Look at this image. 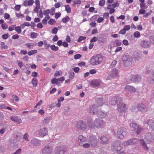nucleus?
<instances>
[{
	"label": "nucleus",
	"mask_w": 154,
	"mask_h": 154,
	"mask_svg": "<svg viewBox=\"0 0 154 154\" xmlns=\"http://www.w3.org/2000/svg\"><path fill=\"white\" fill-rule=\"evenodd\" d=\"M103 60V58L101 55L98 54L93 56L91 59L90 63L93 65H97L100 64Z\"/></svg>",
	"instance_id": "obj_1"
},
{
	"label": "nucleus",
	"mask_w": 154,
	"mask_h": 154,
	"mask_svg": "<svg viewBox=\"0 0 154 154\" xmlns=\"http://www.w3.org/2000/svg\"><path fill=\"white\" fill-rule=\"evenodd\" d=\"M122 60L125 65L127 66L131 65L132 61L131 57L129 55H124L123 56Z\"/></svg>",
	"instance_id": "obj_2"
},
{
	"label": "nucleus",
	"mask_w": 154,
	"mask_h": 154,
	"mask_svg": "<svg viewBox=\"0 0 154 154\" xmlns=\"http://www.w3.org/2000/svg\"><path fill=\"white\" fill-rule=\"evenodd\" d=\"M130 127L131 130L139 134L143 131L142 128L135 123H131Z\"/></svg>",
	"instance_id": "obj_3"
},
{
	"label": "nucleus",
	"mask_w": 154,
	"mask_h": 154,
	"mask_svg": "<svg viewBox=\"0 0 154 154\" xmlns=\"http://www.w3.org/2000/svg\"><path fill=\"white\" fill-rule=\"evenodd\" d=\"M126 132L124 128H121L118 129L116 135L118 138L123 139L126 135Z\"/></svg>",
	"instance_id": "obj_4"
},
{
	"label": "nucleus",
	"mask_w": 154,
	"mask_h": 154,
	"mask_svg": "<svg viewBox=\"0 0 154 154\" xmlns=\"http://www.w3.org/2000/svg\"><path fill=\"white\" fill-rule=\"evenodd\" d=\"M87 127L85 122L82 120L79 121L76 125V128L80 130H84L86 129Z\"/></svg>",
	"instance_id": "obj_5"
},
{
	"label": "nucleus",
	"mask_w": 154,
	"mask_h": 154,
	"mask_svg": "<svg viewBox=\"0 0 154 154\" xmlns=\"http://www.w3.org/2000/svg\"><path fill=\"white\" fill-rule=\"evenodd\" d=\"M122 100V98L121 97L114 96L110 99L109 103L112 105H115L116 104L118 105Z\"/></svg>",
	"instance_id": "obj_6"
},
{
	"label": "nucleus",
	"mask_w": 154,
	"mask_h": 154,
	"mask_svg": "<svg viewBox=\"0 0 154 154\" xmlns=\"http://www.w3.org/2000/svg\"><path fill=\"white\" fill-rule=\"evenodd\" d=\"M53 149V146L51 145H46L42 149V154H51Z\"/></svg>",
	"instance_id": "obj_7"
},
{
	"label": "nucleus",
	"mask_w": 154,
	"mask_h": 154,
	"mask_svg": "<svg viewBox=\"0 0 154 154\" xmlns=\"http://www.w3.org/2000/svg\"><path fill=\"white\" fill-rule=\"evenodd\" d=\"M138 143V140L135 138H133L125 141L122 143V145L124 146L135 144Z\"/></svg>",
	"instance_id": "obj_8"
},
{
	"label": "nucleus",
	"mask_w": 154,
	"mask_h": 154,
	"mask_svg": "<svg viewBox=\"0 0 154 154\" xmlns=\"http://www.w3.org/2000/svg\"><path fill=\"white\" fill-rule=\"evenodd\" d=\"M88 140L89 143L93 147H94L97 145L98 141L95 136L91 135L89 137Z\"/></svg>",
	"instance_id": "obj_9"
},
{
	"label": "nucleus",
	"mask_w": 154,
	"mask_h": 154,
	"mask_svg": "<svg viewBox=\"0 0 154 154\" xmlns=\"http://www.w3.org/2000/svg\"><path fill=\"white\" fill-rule=\"evenodd\" d=\"M66 151V149L64 146H57L55 149V154H64Z\"/></svg>",
	"instance_id": "obj_10"
},
{
	"label": "nucleus",
	"mask_w": 154,
	"mask_h": 154,
	"mask_svg": "<svg viewBox=\"0 0 154 154\" xmlns=\"http://www.w3.org/2000/svg\"><path fill=\"white\" fill-rule=\"evenodd\" d=\"M121 144V142L119 140H116L114 141L112 144L113 149L117 151L120 150L122 149Z\"/></svg>",
	"instance_id": "obj_11"
},
{
	"label": "nucleus",
	"mask_w": 154,
	"mask_h": 154,
	"mask_svg": "<svg viewBox=\"0 0 154 154\" xmlns=\"http://www.w3.org/2000/svg\"><path fill=\"white\" fill-rule=\"evenodd\" d=\"M140 45L143 48H147L151 47V42L147 40H142L140 42Z\"/></svg>",
	"instance_id": "obj_12"
},
{
	"label": "nucleus",
	"mask_w": 154,
	"mask_h": 154,
	"mask_svg": "<svg viewBox=\"0 0 154 154\" xmlns=\"http://www.w3.org/2000/svg\"><path fill=\"white\" fill-rule=\"evenodd\" d=\"M117 110L120 112H124L126 111V108L125 104L122 102V100L117 105Z\"/></svg>",
	"instance_id": "obj_13"
},
{
	"label": "nucleus",
	"mask_w": 154,
	"mask_h": 154,
	"mask_svg": "<svg viewBox=\"0 0 154 154\" xmlns=\"http://www.w3.org/2000/svg\"><path fill=\"white\" fill-rule=\"evenodd\" d=\"M139 141L140 145L144 150L148 151L149 150V148L147 145V144L148 143H146V140H145L141 139L139 140Z\"/></svg>",
	"instance_id": "obj_14"
},
{
	"label": "nucleus",
	"mask_w": 154,
	"mask_h": 154,
	"mask_svg": "<svg viewBox=\"0 0 154 154\" xmlns=\"http://www.w3.org/2000/svg\"><path fill=\"white\" fill-rule=\"evenodd\" d=\"M153 136L152 134L149 133H147L144 138L146 140V143H150L153 140Z\"/></svg>",
	"instance_id": "obj_15"
},
{
	"label": "nucleus",
	"mask_w": 154,
	"mask_h": 154,
	"mask_svg": "<svg viewBox=\"0 0 154 154\" xmlns=\"http://www.w3.org/2000/svg\"><path fill=\"white\" fill-rule=\"evenodd\" d=\"M103 124V120L100 119H96L94 122V127L97 128H100Z\"/></svg>",
	"instance_id": "obj_16"
},
{
	"label": "nucleus",
	"mask_w": 154,
	"mask_h": 154,
	"mask_svg": "<svg viewBox=\"0 0 154 154\" xmlns=\"http://www.w3.org/2000/svg\"><path fill=\"white\" fill-rule=\"evenodd\" d=\"M30 143L33 147L39 146L41 145V141L36 138H34L31 140Z\"/></svg>",
	"instance_id": "obj_17"
},
{
	"label": "nucleus",
	"mask_w": 154,
	"mask_h": 154,
	"mask_svg": "<svg viewBox=\"0 0 154 154\" xmlns=\"http://www.w3.org/2000/svg\"><path fill=\"white\" fill-rule=\"evenodd\" d=\"M132 82H137L141 80L140 76L139 75H132V78L131 79Z\"/></svg>",
	"instance_id": "obj_18"
},
{
	"label": "nucleus",
	"mask_w": 154,
	"mask_h": 154,
	"mask_svg": "<svg viewBox=\"0 0 154 154\" xmlns=\"http://www.w3.org/2000/svg\"><path fill=\"white\" fill-rule=\"evenodd\" d=\"M97 114L98 117H100L101 118H104L107 115L106 112L103 111L100 109L98 110V112Z\"/></svg>",
	"instance_id": "obj_19"
},
{
	"label": "nucleus",
	"mask_w": 154,
	"mask_h": 154,
	"mask_svg": "<svg viewBox=\"0 0 154 154\" xmlns=\"http://www.w3.org/2000/svg\"><path fill=\"white\" fill-rule=\"evenodd\" d=\"M47 134L48 130L47 129L45 128H41L39 131V134L42 137H43L45 135H46Z\"/></svg>",
	"instance_id": "obj_20"
},
{
	"label": "nucleus",
	"mask_w": 154,
	"mask_h": 154,
	"mask_svg": "<svg viewBox=\"0 0 154 154\" xmlns=\"http://www.w3.org/2000/svg\"><path fill=\"white\" fill-rule=\"evenodd\" d=\"M137 107L138 108V111L142 112H145L147 109L146 106L144 105L138 104L137 105Z\"/></svg>",
	"instance_id": "obj_21"
},
{
	"label": "nucleus",
	"mask_w": 154,
	"mask_h": 154,
	"mask_svg": "<svg viewBox=\"0 0 154 154\" xmlns=\"http://www.w3.org/2000/svg\"><path fill=\"white\" fill-rule=\"evenodd\" d=\"M110 74L112 77H116L118 75V71L116 68L113 69L110 71Z\"/></svg>",
	"instance_id": "obj_22"
},
{
	"label": "nucleus",
	"mask_w": 154,
	"mask_h": 154,
	"mask_svg": "<svg viewBox=\"0 0 154 154\" xmlns=\"http://www.w3.org/2000/svg\"><path fill=\"white\" fill-rule=\"evenodd\" d=\"M125 90L130 92H134L136 91V89L134 87L129 85L125 87Z\"/></svg>",
	"instance_id": "obj_23"
},
{
	"label": "nucleus",
	"mask_w": 154,
	"mask_h": 154,
	"mask_svg": "<svg viewBox=\"0 0 154 154\" xmlns=\"http://www.w3.org/2000/svg\"><path fill=\"white\" fill-rule=\"evenodd\" d=\"M99 138L101 140L100 142L103 144H106L108 143V138L105 136L99 137Z\"/></svg>",
	"instance_id": "obj_24"
},
{
	"label": "nucleus",
	"mask_w": 154,
	"mask_h": 154,
	"mask_svg": "<svg viewBox=\"0 0 154 154\" xmlns=\"http://www.w3.org/2000/svg\"><path fill=\"white\" fill-rule=\"evenodd\" d=\"M97 109V106L96 105H93L90 109V112L93 114H97L98 112Z\"/></svg>",
	"instance_id": "obj_25"
},
{
	"label": "nucleus",
	"mask_w": 154,
	"mask_h": 154,
	"mask_svg": "<svg viewBox=\"0 0 154 154\" xmlns=\"http://www.w3.org/2000/svg\"><path fill=\"white\" fill-rule=\"evenodd\" d=\"M100 81L97 80H92L91 82V85L94 86H98L100 84Z\"/></svg>",
	"instance_id": "obj_26"
},
{
	"label": "nucleus",
	"mask_w": 154,
	"mask_h": 154,
	"mask_svg": "<svg viewBox=\"0 0 154 154\" xmlns=\"http://www.w3.org/2000/svg\"><path fill=\"white\" fill-rule=\"evenodd\" d=\"M148 125L152 130H154V121L149 120L147 122Z\"/></svg>",
	"instance_id": "obj_27"
},
{
	"label": "nucleus",
	"mask_w": 154,
	"mask_h": 154,
	"mask_svg": "<svg viewBox=\"0 0 154 154\" xmlns=\"http://www.w3.org/2000/svg\"><path fill=\"white\" fill-rule=\"evenodd\" d=\"M10 119L12 121L14 122H17L18 123H20L21 122V119H18L17 116H12L11 117Z\"/></svg>",
	"instance_id": "obj_28"
},
{
	"label": "nucleus",
	"mask_w": 154,
	"mask_h": 154,
	"mask_svg": "<svg viewBox=\"0 0 154 154\" xmlns=\"http://www.w3.org/2000/svg\"><path fill=\"white\" fill-rule=\"evenodd\" d=\"M79 142L80 143L85 142L87 140V138L82 135H80L79 136Z\"/></svg>",
	"instance_id": "obj_29"
},
{
	"label": "nucleus",
	"mask_w": 154,
	"mask_h": 154,
	"mask_svg": "<svg viewBox=\"0 0 154 154\" xmlns=\"http://www.w3.org/2000/svg\"><path fill=\"white\" fill-rule=\"evenodd\" d=\"M88 124L89 127L91 128H93L94 127V122H93L91 119L88 121Z\"/></svg>",
	"instance_id": "obj_30"
},
{
	"label": "nucleus",
	"mask_w": 154,
	"mask_h": 154,
	"mask_svg": "<svg viewBox=\"0 0 154 154\" xmlns=\"http://www.w3.org/2000/svg\"><path fill=\"white\" fill-rule=\"evenodd\" d=\"M97 102L99 106L100 107L103 105V103L102 102V98H100L97 99Z\"/></svg>",
	"instance_id": "obj_31"
},
{
	"label": "nucleus",
	"mask_w": 154,
	"mask_h": 154,
	"mask_svg": "<svg viewBox=\"0 0 154 154\" xmlns=\"http://www.w3.org/2000/svg\"><path fill=\"white\" fill-rule=\"evenodd\" d=\"M130 110L132 112H137L138 111V108L137 106L136 107L135 106H133L130 108Z\"/></svg>",
	"instance_id": "obj_32"
},
{
	"label": "nucleus",
	"mask_w": 154,
	"mask_h": 154,
	"mask_svg": "<svg viewBox=\"0 0 154 154\" xmlns=\"http://www.w3.org/2000/svg\"><path fill=\"white\" fill-rule=\"evenodd\" d=\"M65 10L68 13H70L71 12V8L69 5L65 6Z\"/></svg>",
	"instance_id": "obj_33"
},
{
	"label": "nucleus",
	"mask_w": 154,
	"mask_h": 154,
	"mask_svg": "<svg viewBox=\"0 0 154 154\" xmlns=\"http://www.w3.org/2000/svg\"><path fill=\"white\" fill-rule=\"evenodd\" d=\"M32 83L33 87H36L37 85V80L36 79L33 78L32 80Z\"/></svg>",
	"instance_id": "obj_34"
},
{
	"label": "nucleus",
	"mask_w": 154,
	"mask_h": 154,
	"mask_svg": "<svg viewBox=\"0 0 154 154\" xmlns=\"http://www.w3.org/2000/svg\"><path fill=\"white\" fill-rule=\"evenodd\" d=\"M37 52V51L36 50H31L29 51L28 53V55L29 56H31L33 54H35Z\"/></svg>",
	"instance_id": "obj_35"
},
{
	"label": "nucleus",
	"mask_w": 154,
	"mask_h": 154,
	"mask_svg": "<svg viewBox=\"0 0 154 154\" xmlns=\"http://www.w3.org/2000/svg\"><path fill=\"white\" fill-rule=\"evenodd\" d=\"M51 119V118L50 117H46L44 119L43 122L44 123L47 124L50 122Z\"/></svg>",
	"instance_id": "obj_36"
},
{
	"label": "nucleus",
	"mask_w": 154,
	"mask_h": 154,
	"mask_svg": "<svg viewBox=\"0 0 154 154\" xmlns=\"http://www.w3.org/2000/svg\"><path fill=\"white\" fill-rule=\"evenodd\" d=\"M115 46H120L122 44V42L121 41L117 40L115 42Z\"/></svg>",
	"instance_id": "obj_37"
},
{
	"label": "nucleus",
	"mask_w": 154,
	"mask_h": 154,
	"mask_svg": "<svg viewBox=\"0 0 154 154\" xmlns=\"http://www.w3.org/2000/svg\"><path fill=\"white\" fill-rule=\"evenodd\" d=\"M69 20V18L68 16H67L63 18L62 19V21L63 23H66Z\"/></svg>",
	"instance_id": "obj_38"
},
{
	"label": "nucleus",
	"mask_w": 154,
	"mask_h": 154,
	"mask_svg": "<svg viewBox=\"0 0 154 154\" xmlns=\"http://www.w3.org/2000/svg\"><path fill=\"white\" fill-rule=\"evenodd\" d=\"M0 45L1 47L4 49H7L8 48V46L6 45H5V44L4 42H1Z\"/></svg>",
	"instance_id": "obj_39"
},
{
	"label": "nucleus",
	"mask_w": 154,
	"mask_h": 154,
	"mask_svg": "<svg viewBox=\"0 0 154 154\" xmlns=\"http://www.w3.org/2000/svg\"><path fill=\"white\" fill-rule=\"evenodd\" d=\"M73 2L74 3L73 4V5L75 6V4H80L81 2L80 0H73Z\"/></svg>",
	"instance_id": "obj_40"
},
{
	"label": "nucleus",
	"mask_w": 154,
	"mask_h": 154,
	"mask_svg": "<svg viewBox=\"0 0 154 154\" xmlns=\"http://www.w3.org/2000/svg\"><path fill=\"white\" fill-rule=\"evenodd\" d=\"M15 29L18 33H20L21 32V28L20 26L15 27Z\"/></svg>",
	"instance_id": "obj_41"
},
{
	"label": "nucleus",
	"mask_w": 154,
	"mask_h": 154,
	"mask_svg": "<svg viewBox=\"0 0 154 154\" xmlns=\"http://www.w3.org/2000/svg\"><path fill=\"white\" fill-rule=\"evenodd\" d=\"M18 65L21 69L23 70L24 69V68H22V67H25V66H24V64L22 62H19L18 63Z\"/></svg>",
	"instance_id": "obj_42"
},
{
	"label": "nucleus",
	"mask_w": 154,
	"mask_h": 154,
	"mask_svg": "<svg viewBox=\"0 0 154 154\" xmlns=\"http://www.w3.org/2000/svg\"><path fill=\"white\" fill-rule=\"evenodd\" d=\"M51 48L52 50L54 51H57L58 49V48L54 45H52L51 46Z\"/></svg>",
	"instance_id": "obj_43"
},
{
	"label": "nucleus",
	"mask_w": 154,
	"mask_h": 154,
	"mask_svg": "<svg viewBox=\"0 0 154 154\" xmlns=\"http://www.w3.org/2000/svg\"><path fill=\"white\" fill-rule=\"evenodd\" d=\"M140 33L139 32L136 31L134 32V37L139 38L140 37Z\"/></svg>",
	"instance_id": "obj_44"
},
{
	"label": "nucleus",
	"mask_w": 154,
	"mask_h": 154,
	"mask_svg": "<svg viewBox=\"0 0 154 154\" xmlns=\"http://www.w3.org/2000/svg\"><path fill=\"white\" fill-rule=\"evenodd\" d=\"M29 137V135L27 133H26L23 135V138L25 140L29 141V140L28 139Z\"/></svg>",
	"instance_id": "obj_45"
},
{
	"label": "nucleus",
	"mask_w": 154,
	"mask_h": 154,
	"mask_svg": "<svg viewBox=\"0 0 154 154\" xmlns=\"http://www.w3.org/2000/svg\"><path fill=\"white\" fill-rule=\"evenodd\" d=\"M50 12V10L49 9H47V10H45L43 12V14L45 16H49V14Z\"/></svg>",
	"instance_id": "obj_46"
},
{
	"label": "nucleus",
	"mask_w": 154,
	"mask_h": 154,
	"mask_svg": "<svg viewBox=\"0 0 154 154\" xmlns=\"http://www.w3.org/2000/svg\"><path fill=\"white\" fill-rule=\"evenodd\" d=\"M55 22L56 21L54 20L51 19L48 22V23L51 25H53Z\"/></svg>",
	"instance_id": "obj_47"
},
{
	"label": "nucleus",
	"mask_w": 154,
	"mask_h": 154,
	"mask_svg": "<svg viewBox=\"0 0 154 154\" xmlns=\"http://www.w3.org/2000/svg\"><path fill=\"white\" fill-rule=\"evenodd\" d=\"M58 30V29L57 28L55 27L51 29V32L52 34H56Z\"/></svg>",
	"instance_id": "obj_48"
},
{
	"label": "nucleus",
	"mask_w": 154,
	"mask_h": 154,
	"mask_svg": "<svg viewBox=\"0 0 154 154\" xmlns=\"http://www.w3.org/2000/svg\"><path fill=\"white\" fill-rule=\"evenodd\" d=\"M38 35V34L35 32H32L31 34V38H36Z\"/></svg>",
	"instance_id": "obj_49"
},
{
	"label": "nucleus",
	"mask_w": 154,
	"mask_h": 154,
	"mask_svg": "<svg viewBox=\"0 0 154 154\" xmlns=\"http://www.w3.org/2000/svg\"><path fill=\"white\" fill-rule=\"evenodd\" d=\"M40 6H36L35 9H34V11L36 12L37 14H38V10L40 8Z\"/></svg>",
	"instance_id": "obj_50"
},
{
	"label": "nucleus",
	"mask_w": 154,
	"mask_h": 154,
	"mask_svg": "<svg viewBox=\"0 0 154 154\" xmlns=\"http://www.w3.org/2000/svg\"><path fill=\"white\" fill-rule=\"evenodd\" d=\"M86 38V37L81 36L79 37V38L78 39L77 41L78 42H80L83 40L85 39Z\"/></svg>",
	"instance_id": "obj_51"
},
{
	"label": "nucleus",
	"mask_w": 154,
	"mask_h": 154,
	"mask_svg": "<svg viewBox=\"0 0 154 154\" xmlns=\"http://www.w3.org/2000/svg\"><path fill=\"white\" fill-rule=\"evenodd\" d=\"M105 1L104 0H101L99 2V5L101 6H103L105 5Z\"/></svg>",
	"instance_id": "obj_52"
},
{
	"label": "nucleus",
	"mask_w": 154,
	"mask_h": 154,
	"mask_svg": "<svg viewBox=\"0 0 154 154\" xmlns=\"http://www.w3.org/2000/svg\"><path fill=\"white\" fill-rule=\"evenodd\" d=\"M69 78L70 79H73L74 77V73L73 72H69Z\"/></svg>",
	"instance_id": "obj_53"
},
{
	"label": "nucleus",
	"mask_w": 154,
	"mask_h": 154,
	"mask_svg": "<svg viewBox=\"0 0 154 154\" xmlns=\"http://www.w3.org/2000/svg\"><path fill=\"white\" fill-rule=\"evenodd\" d=\"M82 56L81 54H77L74 56V58L75 59H78L81 58Z\"/></svg>",
	"instance_id": "obj_54"
},
{
	"label": "nucleus",
	"mask_w": 154,
	"mask_h": 154,
	"mask_svg": "<svg viewBox=\"0 0 154 154\" xmlns=\"http://www.w3.org/2000/svg\"><path fill=\"white\" fill-rule=\"evenodd\" d=\"M58 82L57 80V79L55 78L51 80V83L53 84H54L55 83H57Z\"/></svg>",
	"instance_id": "obj_55"
},
{
	"label": "nucleus",
	"mask_w": 154,
	"mask_h": 154,
	"mask_svg": "<svg viewBox=\"0 0 154 154\" xmlns=\"http://www.w3.org/2000/svg\"><path fill=\"white\" fill-rule=\"evenodd\" d=\"M1 26L2 29H6L8 28V25L5 23L2 24Z\"/></svg>",
	"instance_id": "obj_56"
},
{
	"label": "nucleus",
	"mask_w": 154,
	"mask_h": 154,
	"mask_svg": "<svg viewBox=\"0 0 154 154\" xmlns=\"http://www.w3.org/2000/svg\"><path fill=\"white\" fill-rule=\"evenodd\" d=\"M12 97L16 101L18 102L19 101V99L18 97L16 95H13L12 96Z\"/></svg>",
	"instance_id": "obj_57"
},
{
	"label": "nucleus",
	"mask_w": 154,
	"mask_h": 154,
	"mask_svg": "<svg viewBox=\"0 0 154 154\" xmlns=\"http://www.w3.org/2000/svg\"><path fill=\"white\" fill-rule=\"evenodd\" d=\"M117 63V61L116 60H113L112 61L111 65L110 66V67L115 66Z\"/></svg>",
	"instance_id": "obj_58"
},
{
	"label": "nucleus",
	"mask_w": 154,
	"mask_h": 154,
	"mask_svg": "<svg viewBox=\"0 0 154 154\" xmlns=\"http://www.w3.org/2000/svg\"><path fill=\"white\" fill-rule=\"evenodd\" d=\"M8 37V33L4 34L2 36V38L4 39H7Z\"/></svg>",
	"instance_id": "obj_59"
},
{
	"label": "nucleus",
	"mask_w": 154,
	"mask_h": 154,
	"mask_svg": "<svg viewBox=\"0 0 154 154\" xmlns=\"http://www.w3.org/2000/svg\"><path fill=\"white\" fill-rule=\"evenodd\" d=\"M15 25H13L8 28V29L9 31H12L15 29Z\"/></svg>",
	"instance_id": "obj_60"
},
{
	"label": "nucleus",
	"mask_w": 154,
	"mask_h": 154,
	"mask_svg": "<svg viewBox=\"0 0 154 154\" xmlns=\"http://www.w3.org/2000/svg\"><path fill=\"white\" fill-rule=\"evenodd\" d=\"M98 39V38L96 37H94L90 41L91 42H96Z\"/></svg>",
	"instance_id": "obj_61"
},
{
	"label": "nucleus",
	"mask_w": 154,
	"mask_h": 154,
	"mask_svg": "<svg viewBox=\"0 0 154 154\" xmlns=\"http://www.w3.org/2000/svg\"><path fill=\"white\" fill-rule=\"evenodd\" d=\"M56 106L55 103H53L51 104H50L49 106V108L50 109H53Z\"/></svg>",
	"instance_id": "obj_62"
},
{
	"label": "nucleus",
	"mask_w": 154,
	"mask_h": 154,
	"mask_svg": "<svg viewBox=\"0 0 154 154\" xmlns=\"http://www.w3.org/2000/svg\"><path fill=\"white\" fill-rule=\"evenodd\" d=\"M126 32V31L125 29L123 28L121 29L119 32V33L120 34L124 35Z\"/></svg>",
	"instance_id": "obj_63"
},
{
	"label": "nucleus",
	"mask_w": 154,
	"mask_h": 154,
	"mask_svg": "<svg viewBox=\"0 0 154 154\" xmlns=\"http://www.w3.org/2000/svg\"><path fill=\"white\" fill-rule=\"evenodd\" d=\"M150 40L151 42L154 45V35L150 37Z\"/></svg>",
	"instance_id": "obj_64"
}]
</instances>
